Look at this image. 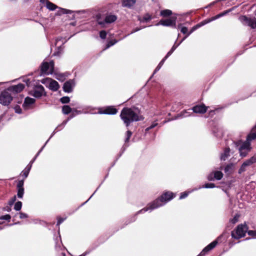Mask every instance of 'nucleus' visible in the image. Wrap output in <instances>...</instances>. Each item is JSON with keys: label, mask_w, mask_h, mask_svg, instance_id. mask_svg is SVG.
I'll return each mask as SVG.
<instances>
[{"label": "nucleus", "mask_w": 256, "mask_h": 256, "mask_svg": "<svg viewBox=\"0 0 256 256\" xmlns=\"http://www.w3.org/2000/svg\"><path fill=\"white\" fill-rule=\"evenodd\" d=\"M100 188V186H98V187L96 188V190L94 192V193L91 195V196L88 198L87 200H86L85 202L82 203L78 208L82 206H84L86 203L88 202V201L95 194V193L96 192V191L98 190V189Z\"/></svg>", "instance_id": "nucleus-57"}, {"label": "nucleus", "mask_w": 256, "mask_h": 256, "mask_svg": "<svg viewBox=\"0 0 256 256\" xmlns=\"http://www.w3.org/2000/svg\"><path fill=\"white\" fill-rule=\"evenodd\" d=\"M230 10H226V11H224L220 14H217L216 16H212V17L211 18H207L206 20H203L202 22H201L197 24L196 25L194 26L190 32H193L194 31L196 30L198 28H200L202 26H204V24L208 23V22H210L213 20H214L224 16L225 14H228Z\"/></svg>", "instance_id": "nucleus-12"}, {"label": "nucleus", "mask_w": 256, "mask_h": 256, "mask_svg": "<svg viewBox=\"0 0 256 256\" xmlns=\"http://www.w3.org/2000/svg\"><path fill=\"white\" fill-rule=\"evenodd\" d=\"M158 120H156L152 122V124L148 126L152 130L154 128L158 125V123L157 122Z\"/></svg>", "instance_id": "nucleus-62"}, {"label": "nucleus", "mask_w": 256, "mask_h": 256, "mask_svg": "<svg viewBox=\"0 0 256 256\" xmlns=\"http://www.w3.org/2000/svg\"><path fill=\"white\" fill-rule=\"evenodd\" d=\"M152 19V16L148 14H146L142 17V20H141L142 22H147Z\"/></svg>", "instance_id": "nucleus-49"}, {"label": "nucleus", "mask_w": 256, "mask_h": 256, "mask_svg": "<svg viewBox=\"0 0 256 256\" xmlns=\"http://www.w3.org/2000/svg\"><path fill=\"white\" fill-rule=\"evenodd\" d=\"M120 116L126 127L129 126L133 122L144 120V117L141 114L140 110L135 106L130 108L124 107L120 112Z\"/></svg>", "instance_id": "nucleus-1"}, {"label": "nucleus", "mask_w": 256, "mask_h": 256, "mask_svg": "<svg viewBox=\"0 0 256 256\" xmlns=\"http://www.w3.org/2000/svg\"><path fill=\"white\" fill-rule=\"evenodd\" d=\"M24 97V96L23 94H20L17 97L14 98V99L13 98V100H14V102H16L18 104H22V102Z\"/></svg>", "instance_id": "nucleus-47"}, {"label": "nucleus", "mask_w": 256, "mask_h": 256, "mask_svg": "<svg viewBox=\"0 0 256 256\" xmlns=\"http://www.w3.org/2000/svg\"><path fill=\"white\" fill-rule=\"evenodd\" d=\"M218 186H216L214 183L212 182H206L202 186H200L199 188H219Z\"/></svg>", "instance_id": "nucleus-40"}, {"label": "nucleus", "mask_w": 256, "mask_h": 256, "mask_svg": "<svg viewBox=\"0 0 256 256\" xmlns=\"http://www.w3.org/2000/svg\"><path fill=\"white\" fill-rule=\"evenodd\" d=\"M190 193V192H188V191H184V192H181L180 194L179 199L182 200V199H184V198H186L188 196Z\"/></svg>", "instance_id": "nucleus-52"}, {"label": "nucleus", "mask_w": 256, "mask_h": 256, "mask_svg": "<svg viewBox=\"0 0 256 256\" xmlns=\"http://www.w3.org/2000/svg\"><path fill=\"white\" fill-rule=\"evenodd\" d=\"M98 111L94 114L115 115L118 112V109L114 106H107L103 108H98Z\"/></svg>", "instance_id": "nucleus-10"}, {"label": "nucleus", "mask_w": 256, "mask_h": 256, "mask_svg": "<svg viewBox=\"0 0 256 256\" xmlns=\"http://www.w3.org/2000/svg\"><path fill=\"white\" fill-rule=\"evenodd\" d=\"M248 234L252 236L253 238H256V230H250L248 229Z\"/></svg>", "instance_id": "nucleus-55"}, {"label": "nucleus", "mask_w": 256, "mask_h": 256, "mask_svg": "<svg viewBox=\"0 0 256 256\" xmlns=\"http://www.w3.org/2000/svg\"><path fill=\"white\" fill-rule=\"evenodd\" d=\"M53 74L55 78L60 82H64L66 77L68 76V75H66V73H60L54 72Z\"/></svg>", "instance_id": "nucleus-31"}, {"label": "nucleus", "mask_w": 256, "mask_h": 256, "mask_svg": "<svg viewBox=\"0 0 256 256\" xmlns=\"http://www.w3.org/2000/svg\"><path fill=\"white\" fill-rule=\"evenodd\" d=\"M54 70V60H50L49 62L45 60L40 64L38 69L35 71L36 76H42L52 75Z\"/></svg>", "instance_id": "nucleus-3"}, {"label": "nucleus", "mask_w": 256, "mask_h": 256, "mask_svg": "<svg viewBox=\"0 0 256 256\" xmlns=\"http://www.w3.org/2000/svg\"><path fill=\"white\" fill-rule=\"evenodd\" d=\"M51 80V78H44L40 80H38L42 84L46 85L47 84V82H48L49 80Z\"/></svg>", "instance_id": "nucleus-59"}, {"label": "nucleus", "mask_w": 256, "mask_h": 256, "mask_svg": "<svg viewBox=\"0 0 256 256\" xmlns=\"http://www.w3.org/2000/svg\"><path fill=\"white\" fill-rule=\"evenodd\" d=\"M16 113L18 114H22V110L20 106L16 105L13 107Z\"/></svg>", "instance_id": "nucleus-54"}, {"label": "nucleus", "mask_w": 256, "mask_h": 256, "mask_svg": "<svg viewBox=\"0 0 256 256\" xmlns=\"http://www.w3.org/2000/svg\"><path fill=\"white\" fill-rule=\"evenodd\" d=\"M176 18L174 17L162 20L160 21L159 24L166 26H176Z\"/></svg>", "instance_id": "nucleus-21"}, {"label": "nucleus", "mask_w": 256, "mask_h": 256, "mask_svg": "<svg viewBox=\"0 0 256 256\" xmlns=\"http://www.w3.org/2000/svg\"><path fill=\"white\" fill-rule=\"evenodd\" d=\"M256 162V156H252L246 160L240 166L238 170V174H241L246 170V167L250 166Z\"/></svg>", "instance_id": "nucleus-14"}, {"label": "nucleus", "mask_w": 256, "mask_h": 256, "mask_svg": "<svg viewBox=\"0 0 256 256\" xmlns=\"http://www.w3.org/2000/svg\"><path fill=\"white\" fill-rule=\"evenodd\" d=\"M25 86L22 83H18L17 84L12 85L7 88V90L14 94L20 93L24 88Z\"/></svg>", "instance_id": "nucleus-20"}, {"label": "nucleus", "mask_w": 256, "mask_h": 256, "mask_svg": "<svg viewBox=\"0 0 256 256\" xmlns=\"http://www.w3.org/2000/svg\"><path fill=\"white\" fill-rule=\"evenodd\" d=\"M66 220V218H62L60 216H58L57 218V222H56V226H59L61 224H62L65 220Z\"/></svg>", "instance_id": "nucleus-56"}, {"label": "nucleus", "mask_w": 256, "mask_h": 256, "mask_svg": "<svg viewBox=\"0 0 256 256\" xmlns=\"http://www.w3.org/2000/svg\"><path fill=\"white\" fill-rule=\"evenodd\" d=\"M30 171H27V170L24 168L20 174L24 178L22 179H24V180L26 178H27L28 176Z\"/></svg>", "instance_id": "nucleus-53"}, {"label": "nucleus", "mask_w": 256, "mask_h": 256, "mask_svg": "<svg viewBox=\"0 0 256 256\" xmlns=\"http://www.w3.org/2000/svg\"><path fill=\"white\" fill-rule=\"evenodd\" d=\"M235 182H236V178L234 177H232V178H231L230 180L222 182V184H224L225 185L224 188L230 190L232 187L233 184Z\"/></svg>", "instance_id": "nucleus-32"}, {"label": "nucleus", "mask_w": 256, "mask_h": 256, "mask_svg": "<svg viewBox=\"0 0 256 256\" xmlns=\"http://www.w3.org/2000/svg\"><path fill=\"white\" fill-rule=\"evenodd\" d=\"M16 194L14 195L8 202V204L12 206L17 201V198H23L24 194V179L18 180L16 184Z\"/></svg>", "instance_id": "nucleus-6"}, {"label": "nucleus", "mask_w": 256, "mask_h": 256, "mask_svg": "<svg viewBox=\"0 0 256 256\" xmlns=\"http://www.w3.org/2000/svg\"><path fill=\"white\" fill-rule=\"evenodd\" d=\"M156 208H158V206H156L154 202L152 201L148 203L146 207L136 212L135 214L138 216L139 214H144L148 210H150L151 212Z\"/></svg>", "instance_id": "nucleus-23"}, {"label": "nucleus", "mask_w": 256, "mask_h": 256, "mask_svg": "<svg viewBox=\"0 0 256 256\" xmlns=\"http://www.w3.org/2000/svg\"><path fill=\"white\" fill-rule=\"evenodd\" d=\"M214 136L217 138H221L224 134L222 128L219 125L214 126L212 130Z\"/></svg>", "instance_id": "nucleus-22"}, {"label": "nucleus", "mask_w": 256, "mask_h": 256, "mask_svg": "<svg viewBox=\"0 0 256 256\" xmlns=\"http://www.w3.org/2000/svg\"><path fill=\"white\" fill-rule=\"evenodd\" d=\"M58 14H71L72 11L70 10H66V9L60 8V10L58 11Z\"/></svg>", "instance_id": "nucleus-51"}, {"label": "nucleus", "mask_w": 256, "mask_h": 256, "mask_svg": "<svg viewBox=\"0 0 256 256\" xmlns=\"http://www.w3.org/2000/svg\"><path fill=\"white\" fill-rule=\"evenodd\" d=\"M9 92L6 88L0 93V104L2 106H8L13 100V97Z\"/></svg>", "instance_id": "nucleus-11"}, {"label": "nucleus", "mask_w": 256, "mask_h": 256, "mask_svg": "<svg viewBox=\"0 0 256 256\" xmlns=\"http://www.w3.org/2000/svg\"><path fill=\"white\" fill-rule=\"evenodd\" d=\"M76 84L74 78L69 79L64 83L62 87V90L66 93H71L73 92Z\"/></svg>", "instance_id": "nucleus-13"}, {"label": "nucleus", "mask_w": 256, "mask_h": 256, "mask_svg": "<svg viewBox=\"0 0 256 256\" xmlns=\"http://www.w3.org/2000/svg\"><path fill=\"white\" fill-rule=\"evenodd\" d=\"M218 244V240H213L212 242L208 244L204 247L201 252L196 256H204L209 252L213 250Z\"/></svg>", "instance_id": "nucleus-17"}, {"label": "nucleus", "mask_w": 256, "mask_h": 256, "mask_svg": "<svg viewBox=\"0 0 256 256\" xmlns=\"http://www.w3.org/2000/svg\"><path fill=\"white\" fill-rule=\"evenodd\" d=\"M100 238L98 240V242H94L92 245L88 248L91 252H92L96 250L100 244L104 242L103 241H100Z\"/></svg>", "instance_id": "nucleus-41"}, {"label": "nucleus", "mask_w": 256, "mask_h": 256, "mask_svg": "<svg viewBox=\"0 0 256 256\" xmlns=\"http://www.w3.org/2000/svg\"><path fill=\"white\" fill-rule=\"evenodd\" d=\"M50 80L51 81V82H50V86H49L50 90L52 92L58 91L60 88V86L58 82L52 78L51 80Z\"/></svg>", "instance_id": "nucleus-26"}, {"label": "nucleus", "mask_w": 256, "mask_h": 256, "mask_svg": "<svg viewBox=\"0 0 256 256\" xmlns=\"http://www.w3.org/2000/svg\"><path fill=\"white\" fill-rule=\"evenodd\" d=\"M132 34V33H128V34L124 35L123 34L124 33H114V35L112 36V38H108L106 43V44L102 51L106 50L109 48L110 47L115 44L116 42L124 38L127 36H129L130 34Z\"/></svg>", "instance_id": "nucleus-9"}, {"label": "nucleus", "mask_w": 256, "mask_h": 256, "mask_svg": "<svg viewBox=\"0 0 256 256\" xmlns=\"http://www.w3.org/2000/svg\"><path fill=\"white\" fill-rule=\"evenodd\" d=\"M191 34L192 33H178L177 39L175 41L170 50L167 52L164 57L168 58L174 52L176 49L183 41L188 38Z\"/></svg>", "instance_id": "nucleus-8"}, {"label": "nucleus", "mask_w": 256, "mask_h": 256, "mask_svg": "<svg viewBox=\"0 0 256 256\" xmlns=\"http://www.w3.org/2000/svg\"><path fill=\"white\" fill-rule=\"evenodd\" d=\"M176 196V194L175 193L171 191L166 190L164 191L160 196L154 200L152 202L154 204L155 206H158V208L173 200Z\"/></svg>", "instance_id": "nucleus-4"}, {"label": "nucleus", "mask_w": 256, "mask_h": 256, "mask_svg": "<svg viewBox=\"0 0 256 256\" xmlns=\"http://www.w3.org/2000/svg\"><path fill=\"white\" fill-rule=\"evenodd\" d=\"M230 149L229 147L224 148V151L220 154V158L222 161H225L230 156Z\"/></svg>", "instance_id": "nucleus-25"}, {"label": "nucleus", "mask_w": 256, "mask_h": 256, "mask_svg": "<svg viewBox=\"0 0 256 256\" xmlns=\"http://www.w3.org/2000/svg\"><path fill=\"white\" fill-rule=\"evenodd\" d=\"M117 19L116 16L114 14L107 15L104 22L100 20V15L96 16V20L98 24L100 25L104 24L105 23L110 24L115 22Z\"/></svg>", "instance_id": "nucleus-18"}, {"label": "nucleus", "mask_w": 256, "mask_h": 256, "mask_svg": "<svg viewBox=\"0 0 256 256\" xmlns=\"http://www.w3.org/2000/svg\"><path fill=\"white\" fill-rule=\"evenodd\" d=\"M214 174V178H215V180H220L224 176V174L220 170H213L212 171Z\"/></svg>", "instance_id": "nucleus-39"}, {"label": "nucleus", "mask_w": 256, "mask_h": 256, "mask_svg": "<svg viewBox=\"0 0 256 256\" xmlns=\"http://www.w3.org/2000/svg\"><path fill=\"white\" fill-rule=\"evenodd\" d=\"M76 33H74V34L71 35L68 38H66V36H58L56 39V43H58L60 41L62 42V45L64 44L68 40H69L71 38H72L75 34Z\"/></svg>", "instance_id": "nucleus-37"}, {"label": "nucleus", "mask_w": 256, "mask_h": 256, "mask_svg": "<svg viewBox=\"0 0 256 256\" xmlns=\"http://www.w3.org/2000/svg\"><path fill=\"white\" fill-rule=\"evenodd\" d=\"M240 20L244 24L247 25L252 28H256V18H250L246 16H240Z\"/></svg>", "instance_id": "nucleus-15"}, {"label": "nucleus", "mask_w": 256, "mask_h": 256, "mask_svg": "<svg viewBox=\"0 0 256 256\" xmlns=\"http://www.w3.org/2000/svg\"><path fill=\"white\" fill-rule=\"evenodd\" d=\"M36 100L34 98H31L30 96H26L24 98V102L22 104V108L26 110L30 109L32 108V106L36 104Z\"/></svg>", "instance_id": "nucleus-19"}, {"label": "nucleus", "mask_w": 256, "mask_h": 256, "mask_svg": "<svg viewBox=\"0 0 256 256\" xmlns=\"http://www.w3.org/2000/svg\"><path fill=\"white\" fill-rule=\"evenodd\" d=\"M40 0L41 2H42V3L46 2V6L47 8H48V10H54L58 8V6L56 4L48 1V0Z\"/></svg>", "instance_id": "nucleus-33"}, {"label": "nucleus", "mask_w": 256, "mask_h": 256, "mask_svg": "<svg viewBox=\"0 0 256 256\" xmlns=\"http://www.w3.org/2000/svg\"><path fill=\"white\" fill-rule=\"evenodd\" d=\"M18 214H20V219L26 218H28V215L26 213L20 212L18 213Z\"/></svg>", "instance_id": "nucleus-60"}, {"label": "nucleus", "mask_w": 256, "mask_h": 256, "mask_svg": "<svg viewBox=\"0 0 256 256\" xmlns=\"http://www.w3.org/2000/svg\"><path fill=\"white\" fill-rule=\"evenodd\" d=\"M240 216V215L238 214H236L232 218L230 219L229 222L233 224H236L238 221Z\"/></svg>", "instance_id": "nucleus-45"}, {"label": "nucleus", "mask_w": 256, "mask_h": 256, "mask_svg": "<svg viewBox=\"0 0 256 256\" xmlns=\"http://www.w3.org/2000/svg\"><path fill=\"white\" fill-rule=\"evenodd\" d=\"M11 216L10 214H5L0 216V220H5L10 222L11 219Z\"/></svg>", "instance_id": "nucleus-48"}, {"label": "nucleus", "mask_w": 256, "mask_h": 256, "mask_svg": "<svg viewBox=\"0 0 256 256\" xmlns=\"http://www.w3.org/2000/svg\"><path fill=\"white\" fill-rule=\"evenodd\" d=\"M229 233L226 231H224L215 240H218V242H222V238H224V240H226L229 237Z\"/></svg>", "instance_id": "nucleus-34"}, {"label": "nucleus", "mask_w": 256, "mask_h": 256, "mask_svg": "<svg viewBox=\"0 0 256 256\" xmlns=\"http://www.w3.org/2000/svg\"><path fill=\"white\" fill-rule=\"evenodd\" d=\"M22 82H24L26 86L28 87H30L31 86H32L33 84H32V81L30 78H22Z\"/></svg>", "instance_id": "nucleus-50"}, {"label": "nucleus", "mask_w": 256, "mask_h": 256, "mask_svg": "<svg viewBox=\"0 0 256 256\" xmlns=\"http://www.w3.org/2000/svg\"><path fill=\"white\" fill-rule=\"evenodd\" d=\"M12 206H10V205H8L6 206H4L2 208L3 211H6L8 212H10L12 211Z\"/></svg>", "instance_id": "nucleus-63"}, {"label": "nucleus", "mask_w": 256, "mask_h": 256, "mask_svg": "<svg viewBox=\"0 0 256 256\" xmlns=\"http://www.w3.org/2000/svg\"><path fill=\"white\" fill-rule=\"evenodd\" d=\"M58 236H56V234H54V240L55 242V246H56V248H57V247L60 248V244H58V240L60 241V243L61 244H62V240L61 236H60V228H58Z\"/></svg>", "instance_id": "nucleus-36"}, {"label": "nucleus", "mask_w": 256, "mask_h": 256, "mask_svg": "<svg viewBox=\"0 0 256 256\" xmlns=\"http://www.w3.org/2000/svg\"><path fill=\"white\" fill-rule=\"evenodd\" d=\"M28 94L35 99H40L42 97L47 96V92L44 88L40 84H34L32 89L28 90Z\"/></svg>", "instance_id": "nucleus-7"}, {"label": "nucleus", "mask_w": 256, "mask_h": 256, "mask_svg": "<svg viewBox=\"0 0 256 256\" xmlns=\"http://www.w3.org/2000/svg\"><path fill=\"white\" fill-rule=\"evenodd\" d=\"M72 108L70 106V105L64 104L62 106V112L64 115H68L72 112Z\"/></svg>", "instance_id": "nucleus-35"}, {"label": "nucleus", "mask_w": 256, "mask_h": 256, "mask_svg": "<svg viewBox=\"0 0 256 256\" xmlns=\"http://www.w3.org/2000/svg\"><path fill=\"white\" fill-rule=\"evenodd\" d=\"M70 106H76V108H81L82 107L79 105V104L75 101H72L70 104Z\"/></svg>", "instance_id": "nucleus-61"}, {"label": "nucleus", "mask_w": 256, "mask_h": 256, "mask_svg": "<svg viewBox=\"0 0 256 256\" xmlns=\"http://www.w3.org/2000/svg\"><path fill=\"white\" fill-rule=\"evenodd\" d=\"M59 101L64 104H67L70 102V98L68 96H64L60 98Z\"/></svg>", "instance_id": "nucleus-43"}, {"label": "nucleus", "mask_w": 256, "mask_h": 256, "mask_svg": "<svg viewBox=\"0 0 256 256\" xmlns=\"http://www.w3.org/2000/svg\"><path fill=\"white\" fill-rule=\"evenodd\" d=\"M168 58H166V57H164V56L163 58L160 60V62H159L158 65L156 66V67L154 70L153 73L152 74V76H150V78H149L148 80H150L158 71L160 70L162 66L164 63L165 61Z\"/></svg>", "instance_id": "nucleus-30"}, {"label": "nucleus", "mask_w": 256, "mask_h": 256, "mask_svg": "<svg viewBox=\"0 0 256 256\" xmlns=\"http://www.w3.org/2000/svg\"><path fill=\"white\" fill-rule=\"evenodd\" d=\"M192 114L190 112H188L186 110H184L180 112L174 118L173 120H177L180 118H182L185 117L190 116Z\"/></svg>", "instance_id": "nucleus-29"}, {"label": "nucleus", "mask_w": 256, "mask_h": 256, "mask_svg": "<svg viewBox=\"0 0 256 256\" xmlns=\"http://www.w3.org/2000/svg\"><path fill=\"white\" fill-rule=\"evenodd\" d=\"M234 168V164L233 163H230L227 164L224 168L221 166L220 168L224 170L226 174H231Z\"/></svg>", "instance_id": "nucleus-27"}, {"label": "nucleus", "mask_w": 256, "mask_h": 256, "mask_svg": "<svg viewBox=\"0 0 256 256\" xmlns=\"http://www.w3.org/2000/svg\"><path fill=\"white\" fill-rule=\"evenodd\" d=\"M136 2V0H123L122 6H124L130 7Z\"/></svg>", "instance_id": "nucleus-42"}, {"label": "nucleus", "mask_w": 256, "mask_h": 256, "mask_svg": "<svg viewBox=\"0 0 256 256\" xmlns=\"http://www.w3.org/2000/svg\"><path fill=\"white\" fill-rule=\"evenodd\" d=\"M99 34V37L102 39V40H105L107 38L108 36V38H112V36H114V33H98ZM92 36L96 39H98V34H93L92 35Z\"/></svg>", "instance_id": "nucleus-28"}, {"label": "nucleus", "mask_w": 256, "mask_h": 256, "mask_svg": "<svg viewBox=\"0 0 256 256\" xmlns=\"http://www.w3.org/2000/svg\"><path fill=\"white\" fill-rule=\"evenodd\" d=\"M136 216H137L136 214H134L133 216H132L130 218H128L125 222L124 226H122L120 228L122 229L124 228L125 226H127L128 224L135 222L136 220Z\"/></svg>", "instance_id": "nucleus-38"}, {"label": "nucleus", "mask_w": 256, "mask_h": 256, "mask_svg": "<svg viewBox=\"0 0 256 256\" xmlns=\"http://www.w3.org/2000/svg\"><path fill=\"white\" fill-rule=\"evenodd\" d=\"M14 205V209L16 211L20 212L22 208V202L21 201L18 200Z\"/></svg>", "instance_id": "nucleus-44"}, {"label": "nucleus", "mask_w": 256, "mask_h": 256, "mask_svg": "<svg viewBox=\"0 0 256 256\" xmlns=\"http://www.w3.org/2000/svg\"><path fill=\"white\" fill-rule=\"evenodd\" d=\"M172 12L170 10H164L160 12V15L164 17H166L172 15Z\"/></svg>", "instance_id": "nucleus-46"}, {"label": "nucleus", "mask_w": 256, "mask_h": 256, "mask_svg": "<svg viewBox=\"0 0 256 256\" xmlns=\"http://www.w3.org/2000/svg\"><path fill=\"white\" fill-rule=\"evenodd\" d=\"M132 132L130 130H128L126 132V138H130L132 136Z\"/></svg>", "instance_id": "nucleus-64"}, {"label": "nucleus", "mask_w": 256, "mask_h": 256, "mask_svg": "<svg viewBox=\"0 0 256 256\" xmlns=\"http://www.w3.org/2000/svg\"><path fill=\"white\" fill-rule=\"evenodd\" d=\"M248 226L246 222L244 224H238L234 230L231 232V236L232 238L234 240H239L244 238L248 234Z\"/></svg>", "instance_id": "nucleus-5"}, {"label": "nucleus", "mask_w": 256, "mask_h": 256, "mask_svg": "<svg viewBox=\"0 0 256 256\" xmlns=\"http://www.w3.org/2000/svg\"><path fill=\"white\" fill-rule=\"evenodd\" d=\"M256 139V124L252 128L250 132L248 134L245 142L242 140L233 141L232 144L234 147L238 150L240 156L242 158H244L247 156L248 152L252 149L251 146L252 141Z\"/></svg>", "instance_id": "nucleus-2"}, {"label": "nucleus", "mask_w": 256, "mask_h": 256, "mask_svg": "<svg viewBox=\"0 0 256 256\" xmlns=\"http://www.w3.org/2000/svg\"><path fill=\"white\" fill-rule=\"evenodd\" d=\"M214 174L213 172H211L210 174H209L207 176V179L209 181H214L215 180V178H214Z\"/></svg>", "instance_id": "nucleus-58"}, {"label": "nucleus", "mask_w": 256, "mask_h": 256, "mask_svg": "<svg viewBox=\"0 0 256 256\" xmlns=\"http://www.w3.org/2000/svg\"><path fill=\"white\" fill-rule=\"evenodd\" d=\"M77 108H72V112L76 114H76H94V112H92L90 111L96 109V108L92 107V106H86L84 108V110H89L90 111H86V110L84 111V110H78Z\"/></svg>", "instance_id": "nucleus-24"}, {"label": "nucleus", "mask_w": 256, "mask_h": 256, "mask_svg": "<svg viewBox=\"0 0 256 256\" xmlns=\"http://www.w3.org/2000/svg\"><path fill=\"white\" fill-rule=\"evenodd\" d=\"M208 108L204 104H200L194 106L192 108L188 109V110H192V114H204L207 112Z\"/></svg>", "instance_id": "nucleus-16"}]
</instances>
